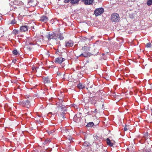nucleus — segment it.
I'll list each match as a JSON object with an SVG mask.
<instances>
[{"mask_svg": "<svg viewBox=\"0 0 152 152\" xmlns=\"http://www.w3.org/2000/svg\"><path fill=\"white\" fill-rule=\"evenodd\" d=\"M51 142V140L50 139H49V140H46L44 143H43V144L45 145H46L47 144H49V143H50Z\"/></svg>", "mask_w": 152, "mask_h": 152, "instance_id": "nucleus-25", "label": "nucleus"}, {"mask_svg": "<svg viewBox=\"0 0 152 152\" xmlns=\"http://www.w3.org/2000/svg\"><path fill=\"white\" fill-rule=\"evenodd\" d=\"M63 100L62 99H60L59 101L57 102L56 103V105L58 107H62L64 105H63L62 102Z\"/></svg>", "mask_w": 152, "mask_h": 152, "instance_id": "nucleus-17", "label": "nucleus"}, {"mask_svg": "<svg viewBox=\"0 0 152 152\" xmlns=\"http://www.w3.org/2000/svg\"><path fill=\"white\" fill-rule=\"evenodd\" d=\"M54 132V130H50L48 132V133L50 135Z\"/></svg>", "mask_w": 152, "mask_h": 152, "instance_id": "nucleus-29", "label": "nucleus"}, {"mask_svg": "<svg viewBox=\"0 0 152 152\" xmlns=\"http://www.w3.org/2000/svg\"><path fill=\"white\" fill-rule=\"evenodd\" d=\"M148 6H150L152 4V0H148L147 3Z\"/></svg>", "mask_w": 152, "mask_h": 152, "instance_id": "nucleus-27", "label": "nucleus"}, {"mask_svg": "<svg viewBox=\"0 0 152 152\" xmlns=\"http://www.w3.org/2000/svg\"><path fill=\"white\" fill-rule=\"evenodd\" d=\"M102 55L103 56L104 55V53H102Z\"/></svg>", "mask_w": 152, "mask_h": 152, "instance_id": "nucleus-49", "label": "nucleus"}, {"mask_svg": "<svg viewBox=\"0 0 152 152\" xmlns=\"http://www.w3.org/2000/svg\"><path fill=\"white\" fill-rule=\"evenodd\" d=\"M87 39L86 37H84L82 38V40L84 42L86 41Z\"/></svg>", "mask_w": 152, "mask_h": 152, "instance_id": "nucleus-30", "label": "nucleus"}, {"mask_svg": "<svg viewBox=\"0 0 152 152\" xmlns=\"http://www.w3.org/2000/svg\"><path fill=\"white\" fill-rule=\"evenodd\" d=\"M19 32V31L18 30L16 29H15L13 30L12 33L13 34L15 35L18 34V33Z\"/></svg>", "mask_w": 152, "mask_h": 152, "instance_id": "nucleus-23", "label": "nucleus"}, {"mask_svg": "<svg viewBox=\"0 0 152 152\" xmlns=\"http://www.w3.org/2000/svg\"><path fill=\"white\" fill-rule=\"evenodd\" d=\"M13 5H14V1H11L10 3V6H13Z\"/></svg>", "mask_w": 152, "mask_h": 152, "instance_id": "nucleus-32", "label": "nucleus"}, {"mask_svg": "<svg viewBox=\"0 0 152 152\" xmlns=\"http://www.w3.org/2000/svg\"><path fill=\"white\" fill-rule=\"evenodd\" d=\"M94 125V123L92 122L88 123L86 126L88 127H91Z\"/></svg>", "mask_w": 152, "mask_h": 152, "instance_id": "nucleus-22", "label": "nucleus"}, {"mask_svg": "<svg viewBox=\"0 0 152 152\" xmlns=\"http://www.w3.org/2000/svg\"><path fill=\"white\" fill-rule=\"evenodd\" d=\"M72 107H73L75 108H77V106L75 104H72Z\"/></svg>", "mask_w": 152, "mask_h": 152, "instance_id": "nucleus-33", "label": "nucleus"}, {"mask_svg": "<svg viewBox=\"0 0 152 152\" xmlns=\"http://www.w3.org/2000/svg\"><path fill=\"white\" fill-rule=\"evenodd\" d=\"M94 113H96L97 112V109H95L94 111L93 112Z\"/></svg>", "mask_w": 152, "mask_h": 152, "instance_id": "nucleus-47", "label": "nucleus"}, {"mask_svg": "<svg viewBox=\"0 0 152 152\" xmlns=\"http://www.w3.org/2000/svg\"><path fill=\"white\" fill-rule=\"evenodd\" d=\"M97 98L96 96H92L90 98V102L91 103L95 105L97 101Z\"/></svg>", "mask_w": 152, "mask_h": 152, "instance_id": "nucleus-13", "label": "nucleus"}, {"mask_svg": "<svg viewBox=\"0 0 152 152\" xmlns=\"http://www.w3.org/2000/svg\"><path fill=\"white\" fill-rule=\"evenodd\" d=\"M65 131L66 133H67V134H68L69 131L68 130L65 129Z\"/></svg>", "mask_w": 152, "mask_h": 152, "instance_id": "nucleus-45", "label": "nucleus"}, {"mask_svg": "<svg viewBox=\"0 0 152 152\" xmlns=\"http://www.w3.org/2000/svg\"><path fill=\"white\" fill-rule=\"evenodd\" d=\"M59 53V50H58V49L57 50V51L56 52V54H58Z\"/></svg>", "mask_w": 152, "mask_h": 152, "instance_id": "nucleus-44", "label": "nucleus"}, {"mask_svg": "<svg viewBox=\"0 0 152 152\" xmlns=\"http://www.w3.org/2000/svg\"><path fill=\"white\" fill-rule=\"evenodd\" d=\"M28 43V44L29 45H34V44L32 42H29Z\"/></svg>", "mask_w": 152, "mask_h": 152, "instance_id": "nucleus-35", "label": "nucleus"}, {"mask_svg": "<svg viewBox=\"0 0 152 152\" xmlns=\"http://www.w3.org/2000/svg\"><path fill=\"white\" fill-rule=\"evenodd\" d=\"M32 69L34 72H35L36 70V67H32Z\"/></svg>", "mask_w": 152, "mask_h": 152, "instance_id": "nucleus-37", "label": "nucleus"}, {"mask_svg": "<svg viewBox=\"0 0 152 152\" xmlns=\"http://www.w3.org/2000/svg\"><path fill=\"white\" fill-rule=\"evenodd\" d=\"M14 5H18L20 7L22 6L24 9L25 10H26L27 9V8L24 5L23 2L21 1L18 0H15L14 1Z\"/></svg>", "mask_w": 152, "mask_h": 152, "instance_id": "nucleus-7", "label": "nucleus"}, {"mask_svg": "<svg viewBox=\"0 0 152 152\" xmlns=\"http://www.w3.org/2000/svg\"><path fill=\"white\" fill-rule=\"evenodd\" d=\"M61 56H59L55 58L54 61V62L57 64H61V63L65 60V59L62 57V56L61 55Z\"/></svg>", "mask_w": 152, "mask_h": 152, "instance_id": "nucleus-6", "label": "nucleus"}, {"mask_svg": "<svg viewBox=\"0 0 152 152\" xmlns=\"http://www.w3.org/2000/svg\"><path fill=\"white\" fill-rule=\"evenodd\" d=\"M124 131H126L127 130V129L126 127H125L124 128Z\"/></svg>", "mask_w": 152, "mask_h": 152, "instance_id": "nucleus-42", "label": "nucleus"}, {"mask_svg": "<svg viewBox=\"0 0 152 152\" xmlns=\"http://www.w3.org/2000/svg\"><path fill=\"white\" fill-rule=\"evenodd\" d=\"M4 50V49L3 48H2L1 47H0V51L1 52H2Z\"/></svg>", "mask_w": 152, "mask_h": 152, "instance_id": "nucleus-40", "label": "nucleus"}, {"mask_svg": "<svg viewBox=\"0 0 152 152\" xmlns=\"http://www.w3.org/2000/svg\"><path fill=\"white\" fill-rule=\"evenodd\" d=\"M74 44V42L72 40H69L65 42V46L66 47L68 48L72 47Z\"/></svg>", "mask_w": 152, "mask_h": 152, "instance_id": "nucleus-9", "label": "nucleus"}, {"mask_svg": "<svg viewBox=\"0 0 152 152\" xmlns=\"http://www.w3.org/2000/svg\"><path fill=\"white\" fill-rule=\"evenodd\" d=\"M120 18L119 15L116 13H113L110 16V20L112 22L117 23L120 21Z\"/></svg>", "mask_w": 152, "mask_h": 152, "instance_id": "nucleus-2", "label": "nucleus"}, {"mask_svg": "<svg viewBox=\"0 0 152 152\" xmlns=\"http://www.w3.org/2000/svg\"><path fill=\"white\" fill-rule=\"evenodd\" d=\"M94 137L96 141H100L101 140L102 138V137L101 136H98L96 134H94Z\"/></svg>", "mask_w": 152, "mask_h": 152, "instance_id": "nucleus-19", "label": "nucleus"}, {"mask_svg": "<svg viewBox=\"0 0 152 152\" xmlns=\"http://www.w3.org/2000/svg\"><path fill=\"white\" fill-rule=\"evenodd\" d=\"M89 93L90 94H91V93L89 92Z\"/></svg>", "mask_w": 152, "mask_h": 152, "instance_id": "nucleus-50", "label": "nucleus"}, {"mask_svg": "<svg viewBox=\"0 0 152 152\" xmlns=\"http://www.w3.org/2000/svg\"><path fill=\"white\" fill-rule=\"evenodd\" d=\"M28 26L26 25L20 26V30L21 32H25L28 31Z\"/></svg>", "mask_w": 152, "mask_h": 152, "instance_id": "nucleus-12", "label": "nucleus"}, {"mask_svg": "<svg viewBox=\"0 0 152 152\" xmlns=\"http://www.w3.org/2000/svg\"><path fill=\"white\" fill-rule=\"evenodd\" d=\"M27 48L28 49H29V50H31V48L30 47H28Z\"/></svg>", "mask_w": 152, "mask_h": 152, "instance_id": "nucleus-46", "label": "nucleus"}, {"mask_svg": "<svg viewBox=\"0 0 152 152\" xmlns=\"http://www.w3.org/2000/svg\"><path fill=\"white\" fill-rule=\"evenodd\" d=\"M48 19V18L45 16L43 15L42 16L40 19V21L42 22H46Z\"/></svg>", "mask_w": 152, "mask_h": 152, "instance_id": "nucleus-18", "label": "nucleus"}, {"mask_svg": "<svg viewBox=\"0 0 152 152\" xmlns=\"http://www.w3.org/2000/svg\"><path fill=\"white\" fill-rule=\"evenodd\" d=\"M69 140L70 141V142H71V140H72V137H69Z\"/></svg>", "mask_w": 152, "mask_h": 152, "instance_id": "nucleus-43", "label": "nucleus"}, {"mask_svg": "<svg viewBox=\"0 0 152 152\" xmlns=\"http://www.w3.org/2000/svg\"><path fill=\"white\" fill-rule=\"evenodd\" d=\"M70 1H71V0H64V2L67 3L69 2Z\"/></svg>", "mask_w": 152, "mask_h": 152, "instance_id": "nucleus-36", "label": "nucleus"}, {"mask_svg": "<svg viewBox=\"0 0 152 152\" xmlns=\"http://www.w3.org/2000/svg\"><path fill=\"white\" fill-rule=\"evenodd\" d=\"M61 108L60 114L61 115L62 117L64 118L65 116V114H66V109L65 106H63Z\"/></svg>", "mask_w": 152, "mask_h": 152, "instance_id": "nucleus-10", "label": "nucleus"}, {"mask_svg": "<svg viewBox=\"0 0 152 152\" xmlns=\"http://www.w3.org/2000/svg\"><path fill=\"white\" fill-rule=\"evenodd\" d=\"M33 1V0H28V3H32Z\"/></svg>", "mask_w": 152, "mask_h": 152, "instance_id": "nucleus-38", "label": "nucleus"}, {"mask_svg": "<svg viewBox=\"0 0 152 152\" xmlns=\"http://www.w3.org/2000/svg\"><path fill=\"white\" fill-rule=\"evenodd\" d=\"M89 143H88V142H85L83 144V145L85 146H88L89 145Z\"/></svg>", "mask_w": 152, "mask_h": 152, "instance_id": "nucleus-31", "label": "nucleus"}, {"mask_svg": "<svg viewBox=\"0 0 152 152\" xmlns=\"http://www.w3.org/2000/svg\"><path fill=\"white\" fill-rule=\"evenodd\" d=\"M56 33L53 32H50L46 36L48 41H50L51 39H54L57 40V38L56 37Z\"/></svg>", "mask_w": 152, "mask_h": 152, "instance_id": "nucleus-3", "label": "nucleus"}, {"mask_svg": "<svg viewBox=\"0 0 152 152\" xmlns=\"http://www.w3.org/2000/svg\"><path fill=\"white\" fill-rule=\"evenodd\" d=\"M146 152H151V150L149 149H147L146 150Z\"/></svg>", "mask_w": 152, "mask_h": 152, "instance_id": "nucleus-41", "label": "nucleus"}, {"mask_svg": "<svg viewBox=\"0 0 152 152\" xmlns=\"http://www.w3.org/2000/svg\"><path fill=\"white\" fill-rule=\"evenodd\" d=\"M20 104L23 107H26L29 108L31 106L30 101L28 100H23L20 102Z\"/></svg>", "mask_w": 152, "mask_h": 152, "instance_id": "nucleus-8", "label": "nucleus"}, {"mask_svg": "<svg viewBox=\"0 0 152 152\" xmlns=\"http://www.w3.org/2000/svg\"><path fill=\"white\" fill-rule=\"evenodd\" d=\"M43 81L44 83H49L50 82V79L48 77H45L43 78Z\"/></svg>", "mask_w": 152, "mask_h": 152, "instance_id": "nucleus-21", "label": "nucleus"}, {"mask_svg": "<svg viewBox=\"0 0 152 152\" xmlns=\"http://www.w3.org/2000/svg\"><path fill=\"white\" fill-rule=\"evenodd\" d=\"M12 53L15 55H19V54L16 50H14L12 51Z\"/></svg>", "mask_w": 152, "mask_h": 152, "instance_id": "nucleus-24", "label": "nucleus"}, {"mask_svg": "<svg viewBox=\"0 0 152 152\" xmlns=\"http://www.w3.org/2000/svg\"><path fill=\"white\" fill-rule=\"evenodd\" d=\"M91 47L89 46H85L82 47L81 50L83 52V53H82L79 56H83L85 58L90 56L92 54L89 51H90V49Z\"/></svg>", "mask_w": 152, "mask_h": 152, "instance_id": "nucleus-1", "label": "nucleus"}, {"mask_svg": "<svg viewBox=\"0 0 152 152\" xmlns=\"http://www.w3.org/2000/svg\"><path fill=\"white\" fill-rule=\"evenodd\" d=\"M81 115L82 113H78L75 115L73 118V121L77 123L80 122L81 119Z\"/></svg>", "mask_w": 152, "mask_h": 152, "instance_id": "nucleus-4", "label": "nucleus"}, {"mask_svg": "<svg viewBox=\"0 0 152 152\" xmlns=\"http://www.w3.org/2000/svg\"><path fill=\"white\" fill-rule=\"evenodd\" d=\"M77 87L80 89H82L85 88V86L79 82L77 86Z\"/></svg>", "mask_w": 152, "mask_h": 152, "instance_id": "nucleus-20", "label": "nucleus"}, {"mask_svg": "<svg viewBox=\"0 0 152 152\" xmlns=\"http://www.w3.org/2000/svg\"><path fill=\"white\" fill-rule=\"evenodd\" d=\"M1 20V18H0V20Z\"/></svg>", "mask_w": 152, "mask_h": 152, "instance_id": "nucleus-51", "label": "nucleus"}, {"mask_svg": "<svg viewBox=\"0 0 152 152\" xmlns=\"http://www.w3.org/2000/svg\"><path fill=\"white\" fill-rule=\"evenodd\" d=\"M11 17L12 19V20H10L8 24L9 25H11L12 26H14V25L16 24L17 21L13 15H12Z\"/></svg>", "mask_w": 152, "mask_h": 152, "instance_id": "nucleus-11", "label": "nucleus"}, {"mask_svg": "<svg viewBox=\"0 0 152 152\" xmlns=\"http://www.w3.org/2000/svg\"><path fill=\"white\" fill-rule=\"evenodd\" d=\"M56 35L57 40L58 38L60 40H62L64 38V37L63 36V34L62 33H56Z\"/></svg>", "mask_w": 152, "mask_h": 152, "instance_id": "nucleus-16", "label": "nucleus"}, {"mask_svg": "<svg viewBox=\"0 0 152 152\" xmlns=\"http://www.w3.org/2000/svg\"><path fill=\"white\" fill-rule=\"evenodd\" d=\"M84 2L85 5H92L94 2V0H81Z\"/></svg>", "mask_w": 152, "mask_h": 152, "instance_id": "nucleus-14", "label": "nucleus"}, {"mask_svg": "<svg viewBox=\"0 0 152 152\" xmlns=\"http://www.w3.org/2000/svg\"><path fill=\"white\" fill-rule=\"evenodd\" d=\"M106 142L107 145L110 146H113L115 143V141L112 140H110L108 138L106 139Z\"/></svg>", "mask_w": 152, "mask_h": 152, "instance_id": "nucleus-15", "label": "nucleus"}, {"mask_svg": "<svg viewBox=\"0 0 152 152\" xmlns=\"http://www.w3.org/2000/svg\"><path fill=\"white\" fill-rule=\"evenodd\" d=\"M36 67V70H35V72H37V69H38V67Z\"/></svg>", "mask_w": 152, "mask_h": 152, "instance_id": "nucleus-48", "label": "nucleus"}, {"mask_svg": "<svg viewBox=\"0 0 152 152\" xmlns=\"http://www.w3.org/2000/svg\"><path fill=\"white\" fill-rule=\"evenodd\" d=\"M148 107H149V105H147L145 106V109L146 110H148Z\"/></svg>", "mask_w": 152, "mask_h": 152, "instance_id": "nucleus-34", "label": "nucleus"}, {"mask_svg": "<svg viewBox=\"0 0 152 152\" xmlns=\"http://www.w3.org/2000/svg\"><path fill=\"white\" fill-rule=\"evenodd\" d=\"M80 0H71V3L72 4H75L78 3Z\"/></svg>", "mask_w": 152, "mask_h": 152, "instance_id": "nucleus-26", "label": "nucleus"}, {"mask_svg": "<svg viewBox=\"0 0 152 152\" xmlns=\"http://www.w3.org/2000/svg\"><path fill=\"white\" fill-rule=\"evenodd\" d=\"M102 58L104 60H106L107 59V57L106 56H104L102 57Z\"/></svg>", "mask_w": 152, "mask_h": 152, "instance_id": "nucleus-39", "label": "nucleus"}, {"mask_svg": "<svg viewBox=\"0 0 152 152\" xmlns=\"http://www.w3.org/2000/svg\"><path fill=\"white\" fill-rule=\"evenodd\" d=\"M104 12V9L102 7H100L95 9L94 11V14L96 16H97L101 15Z\"/></svg>", "mask_w": 152, "mask_h": 152, "instance_id": "nucleus-5", "label": "nucleus"}, {"mask_svg": "<svg viewBox=\"0 0 152 152\" xmlns=\"http://www.w3.org/2000/svg\"><path fill=\"white\" fill-rule=\"evenodd\" d=\"M152 46V45L151 43L149 42L146 44V47L147 48H151Z\"/></svg>", "mask_w": 152, "mask_h": 152, "instance_id": "nucleus-28", "label": "nucleus"}]
</instances>
